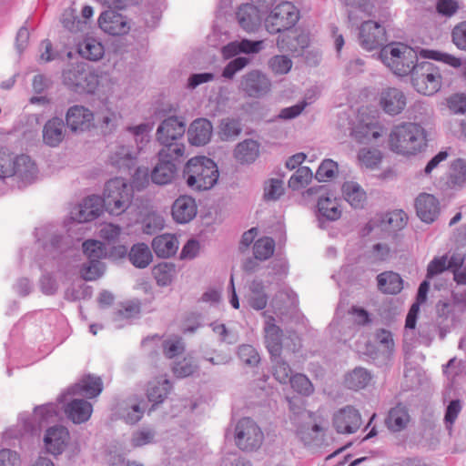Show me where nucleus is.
Segmentation results:
<instances>
[{"mask_svg":"<svg viewBox=\"0 0 466 466\" xmlns=\"http://www.w3.org/2000/svg\"><path fill=\"white\" fill-rule=\"evenodd\" d=\"M102 390L101 378L88 374L59 395L57 400L64 404L63 410L67 419L75 424H80L87 421L93 412L92 404L83 398H95Z\"/></svg>","mask_w":466,"mask_h":466,"instance_id":"1","label":"nucleus"},{"mask_svg":"<svg viewBox=\"0 0 466 466\" xmlns=\"http://www.w3.org/2000/svg\"><path fill=\"white\" fill-rule=\"evenodd\" d=\"M463 408L462 400L456 399L451 400L445 409L443 422L445 425V429L449 431V434H451L453 431V425L461 412Z\"/></svg>","mask_w":466,"mask_h":466,"instance_id":"50","label":"nucleus"},{"mask_svg":"<svg viewBox=\"0 0 466 466\" xmlns=\"http://www.w3.org/2000/svg\"><path fill=\"white\" fill-rule=\"evenodd\" d=\"M449 108L455 114L466 113V95L454 94L447 100Z\"/></svg>","mask_w":466,"mask_h":466,"instance_id":"64","label":"nucleus"},{"mask_svg":"<svg viewBox=\"0 0 466 466\" xmlns=\"http://www.w3.org/2000/svg\"><path fill=\"white\" fill-rule=\"evenodd\" d=\"M371 379L372 376L368 370L357 367L352 371L346 374L344 384L350 390H360L366 388Z\"/></svg>","mask_w":466,"mask_h":466,"instance_id":"37","label":"nucleus"},{"mask_svg":"<svg viewBox=\"0 0 466 466\" xmlns=\"http://www.w3.org/2000/svg\"><path fill=\"white\" fill-rule=\"evenodd\" d=\"M313 177V173L309 167H298L296 172L289 179V187L299 190L308 186Z\"/></svg>","mask_w":466,"mask_h":466,"instance_id":"47","label":"nucleus"},{"mask_svg":"<svg viewBox=\"0 0 466 466\" xmlns=\"http://www.w3.org/2000/svg\"><path fill=\"white\" fill-rule=\"evenodd\" d=\"M58 415V405L47 403L36 406L34 414L22 413L19 416L18 430L10 429L5 431L6 438H19L25 434H36L40 428L46 423L54 421Z\"/></svg>","mask_w":466,"mask_h":466,"instance_id":"5","label":"nucleus"},{"mask_svg":"<svg viewBox=\"0 0 466 466\" xmlns=\"http://www.w3.org/2000/svg\"><path fill=\"white\" fill-rule=\"evenodd\" d=\"M264 440L258 425L250 418L240 419L234 428V441L238 449L244 451L258 450Z\"/></svg>","mask_w":466,"mask_h":466,"instance_id":"10","label":"nucleus"},{"mask_svg":"<svg viewBox=\"0 0 466 466\" xmlns=\"http://www.w3.org/2000/svg\"><path fill=\"white\" fill-rule=\"evenodd\" d=\"M79 55L90 61L100 60L105 53L103 45L93 37H86L78 45Z\"/></svg>","mask_w":466,"mask_h":466,"instance_id":"39","label":"nucleus"},{"mask_svg":"<svg viewBox=\"0 0 466 466\" xmlns=\"http://www.w3.org/2000/svg\"><path fill=\"white\" fill-rule=\"evenodd\" d=\"M219 172L217 164L205 156L190 158L183 168V178L193 191L212 188L218 182Z\"/></svg>","mask_w":466,"mask_h":466,"instance_id":"3","label":"nucleus"},{"mask_svg":"<svg viewBox=\"0 0 466 466\" xmlns=\"http://www.w3.org/2000/svg\"><path fill=\"white\" fill-rule=\"evenodd\" d=\"M212 133L213 126L208 119L197 118L187 129V139L193 146H204L210 141Z\"/></svg>","mask_w":466,"mask_h":466,"instance_id":"25","label":"nucleus"},{"mask_svg":"<svg viewBox=\"0 0 466 466\" xmlns=\"http://www.w3.org/2000/svg\"><path fill=\"white\" fill-rule=\"evenodd\" d=\"M338 171V164L332 159H324L319 166L315 174V178L319 182L327 181L334 177Z\"/></svg>","mask_w":466,"mask_h":466,"instance_id":"58","label":"nucleus"},{"mask_svg":"<svg viewBox=\"0 0 466 466\" xmlns=\"http://www.w3.org/2000/svg\"><path fill=\"white\" fill-rule=\"evenodd\" d=\"M237 18L239 25L247 32H254L260 25L257 8L252 5H244L238 8Z\"/></svg>","mask_w":466,"mask_h":466,"instance_id":"34","label":"nucleus"},{"mask_svg":"<svg viewBox=\"0 0 466 466\" xmlns=\"http://www.w3.org/2000/svg\"><path fill=\"white\" fill-rule=\"evenodd\" d=\"M406 105V96L404 93L398 88H387L380 95V106L388 115L396 116L400 114Z\"/></svg>","mask_w":466,"mask_h":466,"instance_id":"23","label":"nucleus"},{"mask_svg":"<svg viewBox=\"0 0 466 466\" xmlns=\"http://www.w3.org/2000/svg\"><path fill=\"white\" fill-rule=\"evenodd\" d=\"M410 419L408 408L402 403H398L389 410L385 423L390 431L400 432L407 427Z\"/></svg>","mask_w":466,"mask_h":466,"instance_id":"29","label":"nucleus"},{"mask_svg":"<svg viewBox=\"0 0 466 466\" xmlns=\"http://www.w3.org/2000/svg\"><path fill=\"white\" fill-rule=\"evenodd\" d=\"M234 155L242 164L253 163L259 156V144L253 139H245L237 145Z\"/></svg>","mask_w":466,"mask_h":466,"instance_id":"35","label":"nucleus"},{"mask_svg":"<svg viewBox=\"0 0 466 466\" xmlns=\"http://www.w3.org/2000/svg\"><path fill=\"white\" fill-rule=\"evenodd\" d=\"M93 120L92 111L81 105L70 106L66 114V126L73 132L87 130Z\"/></svg>","mask_w":466,"mask_h":466,"instance_id":"18","label":"nucleus"},{"mask_svg":"<svg viewBox=\"0 0 466 466\" xmlns=\"http://www.w3.org/2000/svg\"><path fill=\"white\" fill-rule=\"evenodd\" d=\"M451 38L459 49L466 51V21L461 22L453 27Z\"/></svg>","mask_w":466,"mask_h":466,"instance_id":"63","label":"nucleus"},{"mask_svg":"<svg viewBox=\"0 0 466 466\" xmlns=\"http://www.w3.org/2000/svg\"><path fill=\"white\" fill-rule=\"evenodd\" d=\"M284 194L283 183L280 179L271 178L265 182L264 199L278 200Z\"/></svg>","mask_w":466,"mask_h":466,"instance_id":"59","label":"nucleus"},{"mask_svg":"<svg viewBox=\"0 0 466 466\" xmlns=\"http://www.w3.org/2000/svg\"><path fill=\"white\" fill-rule=\"evenodd\" d=\"M83 252L88 261L102 263L101 258L106 257V252L104 244L98 240L87 239L83 243Z\"/></svg>","mask_w":466,"mask_h":466,"instance_id":"45","label":"nucleus"},{"mask_svg":"<svg viewBox=\"0 0 466 466\" xmlns=\"http://www.w3.org/2000/svg\"><path fill=\"white\" fill-rule=\"evenodd\" d=\"M378 288L386 294L396 295L403 289V280L400 274L387 271L377 276Z\"/></svg>","mask_w":466,"mask_h":466,"instance_id":"33","label":"nucleus"},{"mask_svg":"<svg viewBox=\"0 0 466 466\" xmlns=\"http://www.w3.org/2000/svg\"><path fill=\"white\" fill-rule=\"evenodd\" d=\"M12 172L13 180L16 181L17 187L23 188L33 184L38 175V168L35 161L27 155L22 154L15 156Z\"/></svg>","mask_w":466,"mask_h":466,"instance_id":"16","label":"nucleus"},{"mask_svg":"<svg viewBox=\"0 0 466 466\" xmlns=\"http://www.w3.org/2000/svg\"><path fill=\"white\" fill-rule=\"evenodd\" d=\"M171 389V382L167 379L153 381L148 384L147 396L148 401L153 403L151 408L148 410V413L154 410L157 404L162 403L165 400Z\"/></svg>","mask_w":466,"mask_h":466,"instance_id":"32","label":"nucleus"},{"mask_svg":"<svg viewBox=\"0 0 466 466\" xmlns=\"http://www.w3.org/2000/svg\"><path fill=\"white\" fill-rule=\"evenodd\" d=\"M361 424L360 412L351 405L339 409L332 416V425L339 434L355 433Z\"/></svg>","mask_w":466,"mask_h":466,"instance_id":"14","label":"nucleus"},{"mask_svg":"<svg viewBox=\"0 0 466 466\" xmlns=\"http://www.w3.org/2000/svg\"><path fill=\"white\" fill-rule=\"evenodd\" d=\"M132 196V186L123 177H114L105 185L104 208L108 213L118 216L129 207Z\"/></svg>","mask_w":466,"mask_h":466,"instance_id":"7","label":"nucleus"},{"mask_svg":"<svg viewBox=\"0 0 466 466\" xmlns=\"http://www.w3.org/2000/svg\"><path fill=\"white\" fill-rule=\"evenodd\" d=\"M466 183V160L457 158L451 162L447 180L451 188L461 187Z\"/></svg>","mask_w":466,"mask_h":466,"instance_id":"41","label":"nucleus"},{"mask_svg":"<svg viewBox=\"0 0 466 466\" xmlns=\"http://www.w3.org/2000/svg\"><path fill=\"white\" fill-rule=\"evenodd\" d=\"M66 127L62 118L55 116L47 120L43 127V141L46 145L56 147L65 138Z\"/></svg>","mask_w":466,"mask_h":466,"instance_id":"27","label":"nucleus"},{"mask_svg":"<svg viewBox=\"0 0 466 466\" xmlns=\"http://www.w3.org/2000/svg\"><path fill=\"white\" fill-rule=\"evenodd\" d=\"M147 403L144 400L130 402L122 410L121 416L128 424L137 423L143 417Z\"/></svg>","mask_w":466,"mask_h":466,"instance_id":"44","label":"nucleus"},{"mask_svg":"<svg viewBox=\"0 0 466 466\" xmlns=\"http://www.w3.org/2000/svg\"><path fill=\"white\" fill-rule=\"evenodd\" d=\"M128 258L136 268H145L150 264L153 257L147 245L145 243H137L132 246Z\"/></svg>","mask_w":466,"mask_h":466,"instance_id":"40","label":"nucleus"},{"mask_svg":"<svg viewBox=\"0 0 466 466\" xmlns=\"http://www.w3.org/2000/svg\"><path fill=\"white\" fill-rule=\"evenodd\" d=\"M265 344L270 356H277L282 351V329L275 324V319L268 316L265 321Z\"/></svg>","mask_w":466,"mask_h":466,"instance_id":"26","label":"nucleus"},{"mask_svg":"<svg viewBox=\"0 0 466 466\" xmlns=\"http://www.w3.org/2000/svg\"><path fill=\"white\" fill-rule=\"evenodd\" d=\"M420 55L425 58L433 59L436 61H441L446 65L451 66L454 68H458L461 66V61L460 58H457L450 54L441 53L434 50H425L422 49L420 51Z\"/></svg>","mask_w":466,"mask_h":466,"instance_id":"57","label":"nucleus"},{"mask_svg":"<svg viewBox=\"0 0 466 466\" xmlns=\"http://www.w3.org/2000/svg\"><path fill=\"white\" fill-rule=\"evenodd\" d=\"M289 382L292 389L301 395L309 396L314 391L312 383L304 374L297 373L293 375Z\"/></svg>","mask_w":466,"mask_h":466,"instance_id":"54","label":"nucleus"},{"mask_svg":"<svg viewBox=\"0 0 466 466\" xmlns=\"http://www.w3.org/2000/svg\"><path fill=\"white\" fill-rule=\"evenodd\" d=\"M63 84L76 94H94L98 86V75L85 63H76L65 69Z\"/></svg>","mask_w":466,"mask_h":466,"instance_id":"6","label":"nucleus"},{"mask_svg":"<svg viewBox=\"0 0 466 466\" xmlns=\"http://www.w3.org/2000/svg\"><path fill=\"white\" fill-rule=\"evenodd\" d=\"M318 212L319 215V221L326 218L329 221H335L341 216V211L339 208V204L335 198L320 196L318 200Z\"/></svg>","mask_w":466,"mask_h":466,"instance_id":"38","label":"nucleus"},{"mask_svg":"<svg viewBox=\"0 0 466 466\" xmlns=\"http://www.w3.org/2000/svg\"><path fill=\"white\" fill-rule=\"evenodd\" d=\"M152 248L157 257L169 258L177 253L178 241L174 235H159L153 238Z\"/></svg>","mask_w":466,"mask_h":466,"instance_id":"31","label":"nucleus"},{"mask_svg":"<svg viewBox=\"0 0 466 466\" xmlns=\"http://www.w3.org/2000/svg\"><path fill=\"white\" fill-rule=\"evenodd\" d=\"M415 209L421 221L431 224L440 215V201L431 194L421 193L415 199Z\"/></svg>","mask_w":466,"mask_h":466,"instance_id":"19","label":"nucleus"},{"mask_svg":"<svg viewBox=\"0 0 466 466\" xmlns=\"http://www.w3.org/2000/svg\"><path fill=\"white\" fill-rule=\"evenodd\" d=\"M110 164L119 171L130 173L136 167V155L126 146H117L109 157Z\"/></svg>","mask_w":466,"mask_h":466,"instance_id":"28","label":"nucleus"},{"mask_svg":"<svg viewBox=\"0 0 466 466\" xmlns=\"http://www.w3.org/2000/svg\"><path fill=\"white\" fill-rule=\"evenodd\" d=\"M345 200L354 208H362L366 200L363 188L354 181H346L342 185Z\"/></svg>","mask_w":466,"mask_h":466,"instance_id":"36","label":"nucleus"},{"mask_svg":"<svg viewBox=\"0 0 466 466\" xmlns=\"http://www.w3.org/2000/svg\"><path fill=\"white\" fill-rule=\"evenodd\" d=\"M185 149V146L173 145L159 150L158 161L150 173L154 184L164 186L173 181L177 171L175 161L184 156Z\"/></svg>","mask_w":466,"mask_h":466,"instance_id":"8","label":"nucleus"},{"mask_svg":"<svg viewBox=\"0 0 466 466\" xmlns=\"http://www.w3.org/2000/svg\"><path fill=\"white\" fill-rule=\"evenodd\" d=\"M105 271L104 263L87 261L80 269L81 277L86 281H93L99 279Z\"/></svg>","mask_w":466,"mask_h":466,"instance_id":"55","label":"nucleus"},{"mask_svg":"<svg viewBox=\"0 0 466 466\" xmlns=\"http://www.w3.org/2000/svg\"><path fill=\"white\" fill-rule=\"evenodd\" d=\"M269 79L259 71H251L242 76L240 88L250 97H261L270 90Z\"/></svg>","mask_w":466,"mask_h":466,"instance_id":"17","label":"nucleus"},{"mask_svg":"<svg viewBox=\"0 0 466 466\" xmlns=\"http://www.w3.org/2000/svg\"><path fill=\"white\" fill-rule=\"evenodd\" d=\"M268 66L275 74L285 75L291 69L292 61L286 56H274L269 59Z\"/></svg>","mask_w":466,"mask_h":466,"instance_id":"60","label":"nucleus"},{"mask_svg":"<svg viewBox=\"0 0 466 466\" xmlns=\"http://www.w3.org/2000/svg\"><path fill=\"white\" fill-rule=\"evenodd\" d=\"M275 249V241L272 238L265 237L258 239L253 246V254L256 259L266 260L269 258Z\"/></svg>","mask_w":466,"mask_h":466,"instance_id":"49","label":"nucleus"},{"mask_svg":"<svg viewBox=\"0 0 466 466\" xmlns=\"http://www.w3.org/2000/svg\"><path fill=\"white\" fill-rule=\"evenodd\" d=\"M380 58L395 75L400 76L410 75L419 63L417 52L402 43L383 46Z\"/></svg>","mask_w":466,"mask_h":466,"instance_id":"4","label":"nucleus"},{"mask_svg":"<svg viewBox=\"0 0 466 466\" xmlns=\"http://www.w3.org/2000/svg\"><path fill=\"white\" fill-rule=\"evenodd\" d=\"M239 360L249 367H256L260 361L258 350L249 344H242L238 349Z\"/></svg>","mask_w":466,"mask_h":466,"instance_id":"53","label":"nucleus"},{"mask_svg":"<svg viewBox=\"0 0 466 466\" xmlns=\"http://www.w3.org/2000/svg\"><path fill=\"white\" fill-rule=\"evenodd\" d=\"M408 217L402 210H395L387 213L381 219L383 228L390 231L402 229L407 224Z\"/></svg>","mask_w":466,"mask_h":466,"instance_id":"43","label":"nucleus"},{"mask_svg":"<svg viewBox=\"0 0 466 466\" xmlns=\"http://www.w3.org/2000/svg\"><path fill=\"white\" fill-rule=\"evenodd\" d=\"M246 299L249 307L255 310H262L266 308L268 297L262 280L254 279L249 283Z\"/></svg>","mask_w":466,"mask_h":466,"instance_id":"30","label":"nucleus"},{"mask_svg":"<svg viewBox=\"0 0 466 466\" xmlns=\"http://www.w3.org/2000/svg\"><path fill=\"white\" fill-rule=\"evenodd\" d=\"M241 131L242 127L239 119L228 117L221 120L220 133L223 139L235 138Z\"/></svg>","mask_w":466,"mask_h":466,"instance_id":"52","label":"nucleus"},{"mask_svg":"<svg viewBox=\"0 0 466 466\" xmlns=\"http://www.w3.org/2000/svg\"><path fill=\"white\" fill-rule=\"evenodd\" d=\"M297 8L289 2L275 6L265 19V26L270 34L282 33L292 28L299 21Z\"/></svg>","mask_w":466,"mask_h":466,"instance_id":"11","label":"nucleus"},{"mask_svg":"<svg viewBox=\"0 0 466 466\" xmlns=\"http://www.w3.org/2000/svg\"><path fill=\"white\" fill-rule=\"evenodd\" d=\"M420 304L421 303H419V301L416 300V302L413 303L411 305L410 309H409V312L406 317V321H405V333H404L405 340H408V339L412 340L413 339Z\"/></svg>","mask_w":466,"mask_h":466,"instance_id":"56","label":"nucleus"},{"mask_svg":"<svg viewBox=\"0 0 466 466\" xmlns=\"http://www.w3.org/2000/svg\"><path fill=\"white\" fill-rule=\"evenodd\" d=\"M410 78L417 92L432 96L440 90L443 76L441 68L433 63L421 61L417 63V66L410 74Z\"/></svg>","mask_w":466,"mask_h":466,"instance_id":"9","label":"nucleus"},{"mask_svg":"<svg viewBox=\"0 0 466 466\" xmlns=\"http://www.w3.org/2000/svg\"><path fill=\"white\" fill-rule=\"evenodd\" d=\"M15 156L6 148H0V179L11 178Z\"/></svg>","mask_w":466,"mask_h":466,"instance_id":"51","label":"nucleus"},{"mask_svg":"<svg viewBox=\"0 0 466 466\" xmlns=\"http://www.w3.org/2000/svg\"><path fill=\"white\" fill-rule=\"evenodd\" d=\"M359 39L362 48L372 51L387 42L386 30L379 22L364 21L360 26Z\"/></svg>","mask_w":466,"mask_h":466,"instance_id":"15","label":"nucleus"},{"mask_svg":"<svg viewBox=\"0 0 466 466\" xmlns=\"http://www.w3.org/2000/svg\"><path fill=\"white\" fill-rule=\"evenodd\" d=\"M156 436V431L151 428H142L133 433L131 444L133 447H142L152 443Z\"/></svg>","mask_w":466,"mask_h":466,"instance_id":"61","label":"nucleus"},{"mask_svg":"<svg viewBox=\"0 0 466 466\" xmlns=\"http://www.w3.org/2000/svg\"><path fill=\"white\" fill-rule=\"evenodd\" d=\"M347 8L348 19L358 25L365 17L380 15L386 0H340Z\"/></svg>","mask_w":466,"mask_h":466,"instance_id":"12","label":"nucleus"},{"mask_svg":"<svg viewBox=\"0 0 466 466\" xmlns=\"http://www.w3.org/2000/svg\"><path fill=\"white\" fill-rule=\"evenodd\" d=\"M69 441V432L64 426L50 427L44 437V443L48 453L57 456L63 453Z\"/></svg>","mask_w":466,"mask_h":466,"instance_id":"20","label":"nucleus"},{"mask_svg":"<svg viewBox=\"0 0 466 466\" xmlns=\"http://www.w3.org/2000/svg\"><path fill=\"white\" fill-rule=\"evenodd\" d=\"M99 27L111 35H121L128 32L125 17L112 10L103 12L98 18Z\"/></svg>","mask_w":466,"mask_h":466,"instance_id":"24","label":"nucleus"},{"mask_svg":"<svg viewBox=\"0 0 466 466\" xmlns=\"http://www.w3.org/2000/svg\"><path fill=\"white\" fill-rule=\"evenodd\" d=\"M389 147L400 155H415L427 147L426 131L422 126L412 122L394 126L390 133Z\"/></svg>","mask_w":466,"mask_h":466,"instance_id":"2","label":"nucleus"},{"mask_svg":"<svg viewBox=\"0 0 466 466\" xmlns=\"http://www.w3.org/2000/svg\"><path fill=\"white\" fill-rule=\"evenodd\" d=\"M174 272L175 266L167 262L159 263L152 269L157 284L160 287H166L171 283Z\"/></svg>","mask_w":466,"mask_h":466,"instance_id":"48","label":"nucleus"},{"mask_svg":"<svg viewBox=\"0 0 466 466\" xmlns=\"http://www.w3.org/2000/svg\"><path fill=\"white\" fill-rule=\"evenodd\" d=\"M186 132V122L182 117L169 116L164 119L157 127L156 137L163 146L162 148L173 145L185 146L180 140Z\"/></svg>","mask_w":466,"mask_h":466,"instance_id":"13","label":"nucleus"},{"mask_svg":"<svg viewBox=\"0 0 466 466\" xmlns=\"http://www.w3.org/2000/svg\"><path fill=\"white\" fill-rule=\"evenodd\" d=\"M358 160L362 167L375 169L382 160V154L377 148H360L358 152Z\"/></svg>","mask_w":466,"mask_h":466,"instance_id":"42","label":"nucleus"},{"mask_svg":"<svg viewBox=\"0 0 466 466\" xmlns=\"http://www.w3.org/2000/svg\"><path fill=\"white\" fill-rule=\"evenodd\" d=\"M198 212V206L195 198L190 196H179L173 203L171 215L173 219L178 224H187L190 222Z\"/></svg>","mask_w":466,"mask_h":466,"instance_id":"21","label":"nucleus"},{"mask_svg":"<svg viewBox=\"0 0 466 466\" xmlns=\"http://www.w3.org/2000/svg\"><path fill=\"white\" fill-rule=\"evenodd\" d=\"M270 359L273 363L274 378L281 384L288 383L290 377H292L289 364L281 358L280 354L278 357L270 356Z\"/></svg>","mask_w":466,"mask_h":466,"instance_id":"46","label":"nucleus"},{"mask_svg":"<svg viewBox=\"0 0 466 466\" xmlns=\"http://www.w3.org/2000/svg\"><path fill=\"white\" fill-rule=\"evenodd\" d=\"M184 350V343L179 338L166 339L163 342V352L168 359L182 354Z\"/></svg>","mask_w":466,"mask_h":466,"instance_id":"62","label":"nucleus"},{"mask_svg":"<svg viewBox=\"0 0 466 466\" xmlns=\"http://www.w3.org/2000/svg\"><path fill=\"white\" fill-rule=\"evenodd\" d=\"M104 208L103 198L96 195L86 197L79 204L73 218L79 223L88 222L98 218Z\"/></svg>","mask_w":466,"mask_h":466,"instance_id":"22","label":"nucleus"}]
</instances>
